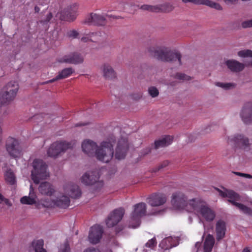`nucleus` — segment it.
<instances>
[{"instance_id":"1","label":"nucleus","mask_w":252,"mask_h":252,"mask_svg":"<svg viewBox=\"0 0 252 252\" xmlns=\"http://www.w3.org/2000/svg\"><path fill=\"white\" fill-rule=\"evenodd\" d=\"M148 51L153 57L164 62H174L177 61L178 63H181V56L178 53L171 51L165 47H150Z\"/></svg>"},{"instance_id":"2","label":"nucleus","mask_w":252,"mask_h":252,"mask_svg":"<svg viewBox=\"0 0 252 252\" xmlns=\"http://www.w3.org/2000/svg\"><path fill=\"white\" fill-rule=\"evenodd\" d=\"M196 200V198L188 200L187 196L182 191H178L173 193L171 203L173 208L176 210H185L190 212Z\"/></svg>"},{"instance_id":"3","label":"nucleus","mask_w":252,"mask_h":252,"mask_svg":"<svg viewBox=\"0 0 252 252\" xmlns=\"http://www.w3.org/2000/svg\"><path fill=\"white\" fill-rule=\"evenodd\" d=\"M190 212L193 213L200 220L213 221L216 217V213L202 199L196 198V200Z\"/></svg>"},{"instance_id":"4","label":"nucleus","mask_w":252,"mask_h":252,"mask_svg":"<svg viewBox=\"0 0 252 252\" xmlns=\"http://www.w3.org/2000/svg\"><path fill=\"white\" fill-rule=\"evenodd\" d=\"M114 140L112 138L102 141L95 151L96 158L105 163L109 162L114 155Z\"/></svg>"},{"instance_id":"5","label":"nucleus","mask_w":252,"mask_h":252,"mask_svg":"<svg viewBox=\"0 0 252 252\" xmlns=\"http://www.w3.org/2000/svg\"><path fill=\"white\" fill-rule=\"evenodd\" d=\"M32 166L33 169L31 171V176L35 184H39L41 180L46 179L49 177L47 165L42 160L35 159L32 162Z\"/></svg>"},{"instance_id":"6","label":"nucleus","mask_w":252,"mask_h":252,"mask_svg":"<svg viewBox=\"0 0 252 252\" xmlns=\"http://www.w3.org/2000/svg\"><path fill=\"white\" fill-rule=\"evenodd\" d=\"M216 189L219 192L220 196L222 197L228 198V201L237 207L242 212L247 215H252V210L251 209L244 204L237 202V201L240 200V196L238 193L232 190H228L226 189L220 190L217 188Z\"/></svg>"},{"instance_id":"7","label":"nucleus","mask_w":252,"mask_h":252,"mask_svg":"<svg viewBox=\"0 0 252 252\" xmlns=\"http://www.w3.org/2000/svg\"><path fill=\"white\" fill-rule=\"evenodd\" d=\"M146 204L141 202L133 206V210L130 214L128 220V227L136 228L140 224V219L146 213Z\"/></svg>"},{"instance_id":"8","label":"nucleus","mask_w":252,"mask_h":252,"mask_svg":"<svg viewBox=\"0 0 252 252\" xmlns=\"http://www.w3.org/2000/svg\"><path fill=\"white\" fill-rule=\"evenodd\" d=\"M75 145L74 141H56L52 143L47 150V155L52 158H57Z\"/></svg>"},{"instance_id":"9","label":"nucleus","mask_w":252,"mask_h":252,"mask_svg":"<svg viewBox=\"0 0 252 252\" xmlns=\"http://www.w3.org/2000/svg\"><path fill=\"white\" fill-rule=\"evenodd\" d=\"M19 87L15 81H10L3 89V92L0 94V101L5 104L13 100L17 94Z\"/></svg>"},{"instance_id":"10","label":"nucleus","mask_w":252,"mask_h":252,"mask_svg":"<svg viewBox=\"0 0 252 252\" xmlns=\"http://www.w3.org/2000/svg\"><path fill=\"white\" fill-rule=\"evenodd\" d=\"M6 149L8 154L13 158L20 157L21 155V149L18 141L12 137H8L6 141Z\"/></svg>"},{"instance_id":"11","label":"nucleus","mask_w":252,"mask_h":252,"mask_svg":"<svg viewBox=\"0 0 252 252\" xmlns=\"http://www.w3.org/2000/svg\"><path fill=\"white\" fill-rule=\"evenodd\" d=\"M125 210L119 208L111 212L106 219L105 222L108 227H112L116 225L123 218Z\"/></svg>"},{"instance_id":"12","label":"nucleus","mask_w":252,"mask_h":252,"mask_svg":"<svg viewBox=\"0 0 252 252\" xmlns=\"http://www.w3.org/2000/svg\"><path fill=\"white\" fill-rule=\"evenodd\" d=\"M78 5L73 4L63 9L59 16L61 20L72 21L76 19L78 12Z\"/></svg>"},{"instance_id":"13","label":"nucleus","mask_w":252,"mask_h":252,"mask_svg":"<svg viewBox=\"0 0 252 252\" xmlns=\"http://www.w3.org/2000/svg\"><path fill=\"white\" fill-rule=\"evenodd\" d=\"M103 233V228L100 225H94L90 228L88 236L89 241L92 244L98 243L102 238Z\"/></svg>"},{"instance_id":"14","label":"nucleus","mask_w":252,"mask_h":252,"mask_svg":"<svg viewBox=\"0 0 252 252\" xmlns=\"http://www.w3.org/2000/svg\"><path fill=\"white\" fill-rule=\"evenodd\" d=\"M128 149V144L126 138H122L117 144L116 148L115 157L118 159H122L125 158Z\"/></svg>"},{"instance_id":"15","label":"nucleus","mask_w":252,"mask_h":252,"mask_svg":"<svg viewBox=\"0 0 252 252\" xmlns=\"http://www.w3.org/2000/svg\"><path fill=\"white\" fill-rule=\"evenodd\" d=\"M147 200V202L151 206L159 207L166 203L167 196L164 193L158 192L152 194Z\"/></svg>"},{"instance_id":"16","label":"nucleus","mask_w":252,"mask_h":252,"mask_svg":"<svg viewBox=\"0 0 252 252\" xmlns=\"http://www.w3.org/2000/svg\"><path fill=\"white\" fill-rule=\"evenodd\" d=\"M84 23L89 25L102 26L106 24V21L103 15L91 13L86 17Z\"/></svg>"},{"instance_id":"17","label":"nucleus","mask_w":252,"mask_h":252,"mask_svg":"<svg viewBox=\"0 0 252 252\" xmlns=\"http://www.w3.org/2000/svg\"><path fill=\"white\" fill-rule=\"evenodd\" d=\"M83 60L84 59L80 54L77 53H72L60 58L58 61L61 63L76 64L82 63Z\"/></svg>"},{"instance_id":"18","label":"nucleus","mask_w":252,"mask_h":252,"mask_svg":"<svg viewBox=\"0 0 252 252\" xmlns=\"http://www.w3.org/2000/svg\"><path fill=\"white\" fill-rule=\"evenodd\" d=\"M141 9L144 10H147L153 12H167L173 9V7L169 4H162L157 5H143L141 6Z\"/></svg>"},{"instance_id":"19","label":"nucleus","mask_w":252,"mask_h":252,"mask_svg":"<svg viewBox=\"0 0 252 252\" xmlns=\"http://www.w3.org/2000/svg\"><path fill=\"white\" fill-rule=\"evenodd\" d=\"M99 177L96 172H88L84 174L81 178V182L86 185H91L96 183Z\"/></svg>"},{"instance_id":"20","label":"nucleus","mask_w":252,"mask_h":252,"mask_svg":"<svg viewBox=\"0 0 252 252\" xmlns=\"http://www.w3.org/2000/svg\"><path fill=\"white\" fill-rule=\"evenodd\" d=\"M63 190L65 194L73 198H78L81 195V190L77 185L67 184L63 187Z\"/></svg>"},{"instance_id":"21","label":"nucleus","mask_w":252,"mask_h":252,"mask_svg":"<svg viewBox=\"0 0 252 252\" xmlns=\"http://www.w3.org/2000/svg\"><path fill=\"white\" fill-rule=\"evenodd\" d=\"M235 146L239 148L246 149L249 147L248 138L242 134H237L232 139Z\"/></svg>"},{"instance_id":"22","label":"nucleus","mask_w":252,"mask_h":252,"mask_svg":"<svg viewBox=\"0 0 252 252\" xmlns=\"http://www.w3.org/2000/svg\"><path fill=\"white\" fill-rule=\"evenodd\" d=\"M98 147L96 143L90 140H84L82 144V148L83 151L89 156H92L95 155V151Z\"/></svg>"},{"instance_id":"23","label":"nucleus","mask_w":252,"mask_h":252,"mask_svg":"<svg viewBox=\"0 0 252 252\" xmlns=\"http://www.w3.org/2000/svg\"><path fill=\"white\" fill-rule=\"evenodd\" d=\"M241 118L246 124L252 122V103L249 102L244 106L242 111Z\"/></svg>"},{"instance_id":"24","label":"nucleus","mask_w":252,"mask_h":252,"mask_svg":"<svg viewBox=\"0 0 252 252\" xmlns=\"http://www.w3.org/2000/svg\"><path fill=\"white\" fill-rule=\"evenodd\" d=\"M177 239L175 237H168L163 239L159 245V247L164 250H169L177 246Z\"/></svg>"},{"instance_id":"25","label":"nucleus","mask_w":252,"mask_h":252,"mask_svg":"<svg viewBox=\"0 0 252 252\" xmlns=\"http://www.w3.org/2000/svg\"><path fill=\"white\" fill-rule=\"evenodd\" d=\"M36 195L34 191L32 186L31 185L29 195L25 196L20 199V202L23 204L32 205L36 203Z\"/></svg>"},{"instance_id":"26","label":"nucleus","mask_w":252,"mask_h":252,"mask_svg":"<svg viewBox=\"0 0 252 252\" xmlns=\"http://www.w3.org/2000/svg\"><path fill=\"white\" fill-rule=\"evenodd\" d=\"M226 224L222 220H218L216 225V232L217 240L222 239L225 236L226 232Z\"/></svg>"},{"instance_id":"27","label":"nucleus","mask_w":252,"mask_h":252,"mask_svg":"<svg viewBox=\"0 0 252 252\" xmlns=\"http://www.w3.org/2000/svg\"><path fill=\"white\" fill-rule=\"evenodd\" d=\"M38 190L42 194L49 196H51L55 192L53 186L48 182L42 183L38 188Z\"/></svg>"},{"instance_id":"28","label":"nucleus","mask_w":252,"mask_h":252,"mask_svg":"<svg viewBox=\"0 0 252 252\" xmlns=\"http://www.w3.org/2000/svg\"><path fill=\"white\" fill-rule=\"evenodd\" d=\"M225 64L228 68L234 72H239L242 71L245 67L243 63H241L235 60H227L225 62Z\"/></svg>"},{"instance_id":"29","label":"nucleus","mask_w":252,"mask_h":252,"mask_svg":"<svg viewBox=\"0 0 252 252\" xmlns=\"http://www.w3.org/2000/svg\"><path fill=\"white\" fill-rule=\"evenodd\" d=\"M173 141V137L170 135L165 136L161 139L155 142V148L156 149L160 147H164L171 144Z\"/></svg>"},{"instance_id":"30","label":"nucleus","mask_w":252,"mask_h":252,"mask_svg":"<svg viewBox=\"0 0 252 252\" xmlns=\"http://www.w3.org/2000/svg\"><path fill=\"white\" fill-rule=\"evenodd\" d=\"M102 37L101 35V33L98 32H91L89 34H86L84 36H83L81 40L82 42H86L89 41H91L93 42H98L101 40Z\"/></svg>"},{"instance_id":"31","label":"nucleus","mask_w":252,"mask_h":252,"mask_svg":"<svg viewBox=\"0 0 252 252\" xmlns=\"http://www.w3.org/2000/svg\"><path fill=\"white\" fill-rule=\"evenodd\" d=\"M103 76L107 79H111L116 77V73L112 67L107 64L101 66Z\"/></svg>"},{"instance_id":"32","label":"nucleus","mask_w":252,"mask_h":252,"mask_svg":"<svg viewBox=\"0 0 252 252\" xmlns=\"http://www.w3.org/2000/svg\"><path fill=\"white\" fill-rule=\"evenodd\" d=\"M73 72V70L71 68H65L60 72L55 78L48 81V83H52L56 80L67 78L69 77Z\"/></svg>"},{"instance_id":"33","label":"nucleus","mask_w":252,"mask_h":252,"mask_svg":"<svg viewBox=\"0 0 252 252\" xmlns=\"http://www.w3.org/2000/svg\"><path fill=\"white\" fill-rule=\"evenodd\" d=\"M191 2L197 4H204L210 7L214 8L217 10L221 9V6L218 3L209 0H190Z\"/></svg>"},{"instance_id":"34","label":"nucleus","mask_w":252,"mask_h":252,"mask_svg":"<svg viewBox=\"0 0 252 252\" xmlns=\"http://www.w3.org/2000/svg\"><path fill=\"white\" fill-rule=\"evenodd\" d=\"M70 204L69 198L65 195H62L57 197L56 200V205L57 207L62 208L68 207Z\"/></svg>"},{"instance_id":"35","label":"nucleus","mask_w":252,"mask_h":252,"mask_svg":"<svg viewBox=\"0 0 252 252\" xmlns=\"http://www.w3.org/2000/svg\"><path fill=\"white\" fill-rule=\"evenodd\" d=\"M215 243V239L212 235L208 234L204 243V252H211Z\"/></svg>"},{"instance_id":"36","label":"nucleus","mask_w":252,"mask_h":252,"mask_svg":"<svg viewBox=\"0 0 252 252\" xmlns=\"http://www.w3.org/2000/svg\"><path fill=\"white\" fill-rule=\"evenodd\" d=\"M44 241L42 239L34 240L32 243V247L35 252H47L43 248Z\"/></svg>"},{"instance_id":"37","label":"nucleus","mask_w":252,"mask_h":252,"mask_svg":"<svg viewBox=\"0 0 252 252\" xmlns=\"http://www.w3.org/2000/svg\"><path fill=\"white\" fill-rule=\"evenodd\" d=\"M4 178L6 182L10 185H14L16 183L15 175L10 169L5 171Z\"/></svg>"},{"instance_id":"38","label":"nucleus","mask_w":252,"mask_h":252,"mask_svg":"<svg viewBox=\"0 0 252 252\" xmlns=\"http://www.w3.org/2000/svg\"><path fill=\"white\" fill-rule=\"evenodd\" d=\"M39 204L45 208H53L56 206V200L48 198L41 199L39 201Z\"/></svg>"},{"instance_id":"39","label":"nucleus","mask_w":252,"mask_h":252,"mask_svg":"<svg viewBox=\"0 0 252 252\" xmlns=\"http://www.w3.org/2000/svg\"><path fill=\"white\" fill-rule=\"evenodd\" d=\"M238 55L242 58L252 57V51L250 50H242L238 52Z\"/></svg>"},{"instance_id":"40","label":"nucleus","mask_w":252,"mask_h":252,"mask_svg":"<svg viewBox=\"0 0 252 252\" xmlns=\"http://www.w3.org/2000/svg\"><path fill=\"white\" fill-rule=\"evenodd\" d=\"M148 93L152 97H155L159 94L158 90L155 87L149 88Z\"/></svg>"},{"instance_id":"41","label":"nucleus","mask_w":252,"mask_h":252,"mask_svg":"<svg viewBox=\"0 0 252 252\" xmlns=\"http://www.w3.org/2000/svg\"><path fill=\"white\" fill-rule=\"evenodd\" d=\"M156 245V240L155 238H152L149 240L145 244L146 248L153 249Z\"/></svg>"},{"instance_id":"42","label":"nucleus","mask_w":252,"mask_h":252,"mask_svg":"<svg viewBox=\"0 0 252 252\" xmlns=\"http://www.w3.org/2000/svg\"><path fill=\"white\" fill-rule=\"evenodd\" d=\"M216 85L218 87L222 88L226 90L230 89L231 87L234 86V85L232 83H223L220 82H217Z\"/></svg>"},{"instance_id":"43","label":"nucleus","mask_w":252,"mask_h":252,"mask_svg":"<svg viewBox=\"0 0 252 252\" xmlns=\"http://www.w3.org/2000/svg\"><path fill=\"white\" fill-rule=\"evenodd\" d=\"M70 248L67 242H65L63 245H61L59 249V252H69Z\"/></svg>"},{"instance_id":"44","label":"nucleus","mask_w":252,"mask_h":252,"mask_svg":"<svg viewBox=\"0 0 252 252\" xmlns=\"http://www.w3.org/2000/svg\"><path fill=\"white\" fill-rule=\"evenodd\" d=\"M166 210V208L162 209H153L152 212L150 213L151 215H159L162 214Z\"/></svg>"},{"instance_id":"45","label":"nucleus","mask_w":252,"mask_h":252,"mask_svg":"<svg viewBox=\"0 0 252 252\" xmlns=\"http://www.w3.org/2000/svg\"><path fill=\"white\" fill-rule=\"evenodd\" d=\"M176 77L179 79L180 80H190V77L189 76H187L184 74H177L176 76Z\"/></svg>"},{"instance_id":"46","label":"nucleus","mask_w":252,"mask_h":252,"mask_svg":"<svg viewBox=\"0 0 252 252\" xmlns=\"http://www.w3.org/2000/svg\"><path fill=\"white\" fill-rule=\"evenodd\" d=\"M78 35V32L75 30H72L67 32V36L72 38H77Z\"/></svg>"},{"instance_id":"47","label":"nucleus","mask_w":252,"mask_h":252,"mask_svg":"<svg viewBox=\"0 0 252 252\" xmlns=\"http://www.w3.org/2000/svg\"><path fill=\"white\" fill-rule=\"evenodd\" d=\"M2 202H4L5 204L8 206H11L12 205V204L9 199L4 198L3 196L0 193V204Z\"/></svg>"},{"instance_id":"48","label":"nucleus","mask_w":252,"mask_h":252,"mask_svg":"<svg viewBox=\"0 0 252 252\" xmlns=\"http://www.w3.org/2000/svg\"><path fill=\"white\" fill-rule=\"evenodd\" d=\"M242 26L244 28L252 27V19L243 22L242 23Z\"/></svg>"},{"instance_id":"49","label":"nucleus","mask_w":252,"mask_h":252,"mask_svg":"<svg viewBox=\"0 0 252 252\" xmlns=\"http://www.w3.org/2000/svg\"><path fill=\"white\" fill-rule=\"evenodd\" d=\"M84 252H100L98 249L94 248H89L86 250Z\"/></svg>"},{"instance_id":"50","label":"nucleus","mask_w":252,"mask_h":252,"mask_svg":"<svg viewBox=\"0 0 252 252\" xmlns=\"http://www.w3.org/2000/svg\"><path fill=\"white\" fill-rule=\"evenodd\" d=\"M52 15L51 13H49L47 15L46 19L45 22H49L52 19Z\"/></svg>"},{"instance_id":"51","label":"nucleus","mask_w":252,"mask_h":252,"mask_svg":"<svg viewBox=\"0 0 252 252\" xmlns=\"http://www.w3.org/2000/svg\"><path fill=\"white\" fill-rule=\"evenodd\" d=\"M103 186V183L101 181L98 182L97 183H96V187H97L100 188L102 187Z\"/></svg>"},{"instance_id":"52","label":"nucleus","mask_w":252,"mask_h":252,"mask_svg":"<svg viewBox=\"0 0 252 252\" xmlns=\"http://www.w3.org/2000/svg\"><path fill=\"white\" fill-rule=\"evenodd\" d=\"M243 252H252V250L248 247H246L243 249Z\"/></svg>"},{"instance_id":"53","label":"nucleus","mask_w":252,"mask_h":252,"mask_svg":"<svg viewBox=\"0 0 252 252\" xmlns=\"http://www.w3.org/2000/svg\"><path fill=\"white\" fill-rule=\"evenodd\" d=\"M244 177L248 178H252V176L251 175L248 174H244Z\"/></svg>"},{"instance_id":"54","label":"nucleus","mask_w":252,"mask_h":252,"mask_svg":"<svg viewBox=\"0 0 252 252\" xmlns=\"http://www.w3.org/2000/svg\"><path fill=\"white\" fill-rule=\"evenodd\" d=\"M234 173L237 175L240 176L244 177V173H242L240 172H234Z\"/></svg>"},{"instance_id":"55","label":"nucleus","mask_w":252,"mask_h":252,"mask_svg":"<svg viewBox=\"0 0 252 252\" xmlns=\"http://www.w3.org/2000/svg\"><path fill=\"white\" fill-rule=\"evenodd\" d=\"M225 2L234 3L237 0H224Z\"/></svg>"},{"instance_id":"56","label":"nucleus","mask_w":252,"mask_h":252,"mask_svg":"<svg viewBox=\"0 0 252 252\" xmlns=\"http://www.w3.org/2000/svg\"><path fill=\"white\" fill-rule=\"evenodd\" d=\"M201 245V243L200 242H196L195 244V247L197 248H198L200 247Z\"/></svg>"},{"instance_id":"57","label":"nucleus","mask_w":252,"mask_h":252,"mask_svg":"<svg viewBox=\"0 0 252 252\" xmlns=\"http://www.w3.org/2000/svg\"><path fill=\"white\" fill-rule=\"evenodd\" d=\"M34 10L36 12H38L40 11V8L38 6H36L34 7Z\"/></svg>"},{"instance_id":"58","label":"nucleus","mask_w":252,"mask_h":252,"mask_svg":"<svg viewBox=\"0 0 252 252\" xmlns=\"http://www.w3.org/2000/svg\"><path fill=\"white\" fill-rule=\"evenodd\" d=\"M84 125H85V124L78 123L75 125V126H84Z\"/></svg>"},{"instance_id":"59","label":"nucleus","mask_w":252,"mask_h":252,"mask_svg":"<svg viewBox=\"0 0 252 252\" xmlns=\"http://www.w3.org/2000/svg\"><path fill=\"white\" fill-rule=\"evenodd\" d=\"M182 1L184 3H188V2H191V0H182Z\"/></svg>"},{"instance_id":"60","label":"nucleus","mask_w":252,"mask_h":252,"mask_svg":"<svg viewBox=\"0 0 252 252\" xmlns=\"http://www.w3.org/2000/svg\"><path fill=\"white\" fill-rule=\"evenodd\" d=\"M114 245L116 246H119V243L117 241H114Z\"/></svg>"},{"instance_id":"61","label":"nucleus","mask_w":252,"mask_h":252,"mask_svg":"<svg viewBox=\"0 0 252 252\" xmlns=\"http://www.w3.org/2000/svg\"><path fill=\"white\" fill-rule=\"evenodd\" d=\"M248 65H251L252 66V60L250 62V63L248 64Z\"/></svg>"},{"instance_id":"62","label":"nucleus","mask_w":252,"mask_h":252,"mask_svg":"<svg viewBox=\"0 0 252 252\" xmlns=\"http://www.w3.org/2000/svg\"><path fill=\"white\" fill-rule=\"evenodd\" d=\"M106 252H112L111 250H108Z\"/></svg>"},{"instance_id":"63","label":"nucleus","mask_w":252,"mask_h":252,"mask_svg":"<svg viewBox=\"0 0 252 252\" xmlns=\"http://www.w3.org/2000/svg\"><path fill=\"white\" fill-rule=\"evenodd\" d=\"M2 133V128L0 127V134Z\"/></svg>"},{"instance_id":"64","label":"nucleus","mask_w":252,"mask_h":252,"mask_svg":"<svg viewBox=\"0 0 252 252\" xmlns=\"http://www.w3.org/2000/svg\"><path fill=\"white\" fill-rule=\"evenodd\" d=\"M162 168V165H161V166H159L158 169H160Z\"/></svg>"}]
</instances>
